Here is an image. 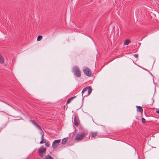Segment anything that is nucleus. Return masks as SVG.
Segmentation results:
<instances>
[{
  "label": "nucleus",
  "mask_w": 159,
  "mask_h": 159,
  "mask_svg": "<svg viewBox=\"0 0 159 159\" xmlns=\"http://www.w3.org/2000/svg\"><path fill=\"white\" fill-rule=\"evenodd\" d=\"M45 139L44 140V141H43V142H45Z\"/></svg>",
  "instance_id": "5701e85b"
},
{
  "label": "nucleus",
  "mask_w": 159,
  "mask_h": 159,
  "mask_svg": "<svg viewBox=\"0 0 159 159\" xmlns=\"http://www.w3.org/2000/svg\"><path fill=\"white\" fill-rule=\"evenodd\" d=\"M68 138H64L62 139L61 143L63 144H65L68 140Z\"/></svg>",
  "instance_id": "9b49d317"
},
{
  "label": "nucleus",
  "mask_w": 159,
  "mask_h": 159,
  "mask_svg": "<svg viewBox=\"0 0 159 159\" xmlns=\"http://www.w3.org/2000/svg\"><path fill=\"white\" fill-rule=\"evenodd\" d=\"M91 134L92 137L95 138L97 136L98 132H91Z\"/></svg>",
  "instance_id": "9d476101"
},
{
  "label": "nucleus",
  "mask_w": 159,
  "mask_h": 159,
  "mask_svg": "<svg viewBox=\"0 0 159 159\" xmlns=\"http://www.w3.org/2000/svg\"><path fill=\"white\" fill-rule=\"evenodd\" d=\"M61 139H57L54 140L52 144V147L53 149L56 148L58 146L59 143L60 142Z\"/></svg>",
  "instance_id": "423d86ee"
},
{
  "label": "nucleus",
  "mask_w": 159,
  "mask_h": 159,
  "mask_svg": "<svg viewBox=\"0 0 159 159\" xmlns=\"http://www.w3.org/2000/svg\"><path fill=\"white\" fill-rule=\"evenodd\" d=\"M92 91V88L90 86H87L84 88L82 91L83 99L84 98L90 94Z\"/></svg>",
  "instance_id": "f03ea898"
},
{
  "label": "nucleus",
  "mask_w": 159,
  "mask_h": 159,
  "mask_svg": "<svg viewBox=\"0 0 159 159\" xmlns=\"http://www.w3.org/2000/svg\"><path fill=\"white\" fill-rule=\"evenodd\" d=\"M45 145L48 147H49L50 146V143L48 141H47L46 142H45Z\"/></svg>",
  "instance_id": "dca6fc26"
},
{
  "label": "nucleus",
  "mask_w": 159,
  "mask_h": 159,
  "mask_svg": "<svg viewBox=\"0 0 159 159\" xmlns=\"http://www.w3.org/2000/svg\"><path fill=\"white\" fill-rule=\"evenodd\" d=\"M131 42V41L130 40L128 39H126L125 42H124V45H128L129 43H130Z\"/></svg>",
  "instance_id": "4468645a"
},
{
  "label": "nucleus",
  "mask_w": 159,
  "mask_h": 159,
  "mask_svg": "<svg viewBox=\"0 0 159 159\" xmlns=\"http://www.w3.org/2000/svg\"><path fill=\"white\" fill-rule=\"evenodd\" d=\"M83 71L86 75L89 77L91 76L92 75V71L88 67H85L84 69H83Z\"/></svg>",
  "instance_id": "39448f33"
},
{
  "label": "nucleus",
  "mask_w": 159,
  "mask_h": 159,
  "mask_svg": "<svg viewBox=\"0 0 159 159\" xmlns=\"http://www.w3.org/2000/svg\"><path fill=\"white\" fill-rule=\"evenodd\" d=\"M42 36L41 35H39L37 38V40L38 41H40L42 39Z\"/></svg>",
  "instance_id": "f3484780"
},
{
  "label": "nucleus",
  "mask_w": 159,
  "mask_h": 159,
  "mask_svg": "<svg viewBox=\"0 0 159 159\" xmlns=\"http://www.w3.org/2000/svg\"><path fill=\"white\" fill-rule=\"evenodd\" d=\"M88 135V133L87 132H80L76 135L75 136V140L77 141H81Z\"/></svg>",
  "instance_id": "f257e3e1"
},
{
  "label": "nucleus",
  "mask_w": 159,
  "mask_h": 159,
  "mask_svg": "<svg viewBox=\"0 0 159 159\" xmlns=\"http://www.w3.org/2000/svg\"><path fill=\"white\" fill-rule=\"evenodd\" d=\"M76 96H74V97H73L70 98L69 99L67 100V104L69 103L74 98H76Z\"/></svg>",
  "instance_id": "f8f14e48"
},
{
  "label": "nucleus",
  "mask_w": 159,
  "mask_h": 159,
  "mask_svg": "<svg viewBox=\"0 0 159 159\" xmlns=\"http://www.w3.org/2000/svg\"><path fill=\"white\" fill-rule=\"evenodd\" d=\"M46 152V148L42 146L38 149V154L39 156L43 157L45 156Z\"/></svg>",
  "instance_id": "7ed1b4c3"
},
{
  "label": "nucleus",
  "mask_w": 159,
  "mask_h": 159,
  "mask_svg": "<svg viewBox=\"0 0 159 159\" xmlns=\"http://www.w3.org/2000/svg\"><path fill=\"white\" fill-rule=\"evenodd\" d=\"M133 55L136 58H137L138 57V54H134Z\"/></svg>",
  "instance_id": "aec40b11"
},
{
  "label": "nucleus",
  "mask_w": 159,
  "mask_h": 159,
  "mask_svg": "<svg viewBox=\"0 0 159 159\" xmlns=\"http://www.w3.org/2000/svg\"><path fill=\"white\" fill-rule=\"evenodd\" d=\"M44 141V140L41 139V140L40 142V143H44L45 142H46V140H45V142H43Z\"/></svg>",
  "instance_id": "412c9836"
},
{
  "label": "nucleus",
  "mask_w": 159,
  "mask_h": 159,
  "mask_svg": "<svg viewBox=\"0 0 159 159\" xmlns=\"http://www.w3.org/2000/svg\"><path fill=\"white\" fill-rule=\"evenodd\" d=\"M74 124L75 125L77 126L78 125V118L76 117V116H74Z\"/></svg>",
  "instance_id": "6e6552de"
},
{
  "label": "nucleus",
  "mask_w": 159,
  "mask_h": 159,
  "mask_svg": "<svg viewBox=\"0 0 159 159\" xmlns=\"http://www.w3.org/2000/svg\"><path fill=\"white\" fill-rule=\"evenodd\" d=\"M156 112L157 113L159 114V110L157 111Z\"/></svg>",
  "instance_id": "4be33fe9"
},
{
  "label": "nucleus",
  "mask_w": 159,
  "mask_h": 159,
  "mask_svg": "<svg viewBox=\"0 0 159 159\" xmlns=\"http://www.w3.org/2000/svg\"><path fill=\"white\" fill-rule=\"evenodd\" d=\"M30 121L32 123H33L37 128H38L39 130H42L41 128L35 121L32 120H30Z\"/></svg>",
  "instance_id": "0eeeda50"
},
{
  "label": "nucleus",
  "mask_w": 159,
  "mask_h": 159,
  "mask_svg": "<svg viewBox=\"0 0 159 159\" xmlns=\"http://www.w3.org/2000/svg\"><path fill=\"white\" fill-rule=\"evenodd\" d=\"M45 159H54L53 157H52L50 155H48L45 156L44 157Z\"/></svg>",
  "instance_id": "ddd939ff"
},
{
  "label": "nucleus",
  "mask_w": 159,
  "mask_h": 159,
  "mask_svg": "<svg viewBox=\"0 0 159 159\" xmlns=\"http://www.w3.org/2000/svg\"><path fill=\"white\" fill-rule=\"evenodd\" d=\"M41 134L42 135V136H41V139L44 140L43 139L44 133L43 132V133H41Z\"/></svg>",
  "instance_id": "6ab92c4d"
},
{
  "label": "nucleus",
  "mask_w": 159,
  "mask_h": 159,
  "mask_svg": "<svg viewBox=\"0 0 159 159\" xmlns=\"http://www.w3.org/2000/svg\"><path fill=\"white\" fill-rule=\"evenodd\" d=\"M137 108V111L141 112V113L143 112V109L140 106H137L136 107Z\"/></svg>",
  "instance_id": "1a4fd4ad"
},
{
  "label": "nucleus",
  "mask_w": 159,
  "mask_h": 159,
  "mask_svg": "<svg viewBox=\"0 0 159 159\" xmlns=\"http://www.w3.org/2000/svg\"><path fill=\"white\" fill-rule=\"evenodd\" d=\"M142 122L143 123H145L146 122L145 119L143 118H142Z\"/></svg>",
  "instance_id": "a211bd4d"
},
{
  "label": "nucleus",
  "mask_w": 159,
  "mask_h": 159,
  "mask_svg": "<svg viewBox=\"0 0 159 159\" xmlns=\"http://www.w3.org/2000/svg\"><path fill=\"white\" fill-rule=\"evenodd\" d=\"M72 71L74 75L76 77H80L81 76V71L77 66H74L72 68Z\"/></svg>",
  "instance_id": "20e7f679"
},
{
  "label": "nucleus",
  "mask_w": 159,
  "mask_h": 159,
  "mask_svg": "<svg viewBox=\"0 0 159 159\" xmlns=\"http://www.w3.org/2000/svg\"><path fill=\"white\" fill-rule=\"evenodd\" d=\"M4 62V60L1 54H0V63H3Z\"/></svg>",
  "instance_id": "2eb2a0df"
}]
</instances>
